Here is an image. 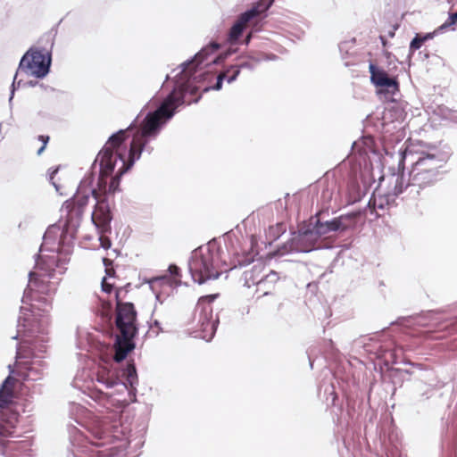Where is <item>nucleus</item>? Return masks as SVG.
Returning a JSON list of instances; mask_svg holds the SVG:
<instances>
[{
	"label": "nucleus",
	"mask_w": 457,
	"mask_h": 457,
	"mask_svg": "<svg viewBox=\"0 0 457 457\" xmlns=\"http://www.w3.org/2000/svg\"><path fill=\"white\" fill-rule=\"evenodd\" d=\"M13 398L14 395H11V393H4L0 390V409H9L10 405L13 402Z\"/></svg>",
	"instance_id": "obj_22"
},
{
	"label": "nucleus",
	"mask_w": 457,
	"mask_h": 457,
	"mask_svg": "<svg viewBox=\"0 0 457 457\" xmlns=\"http://www.w3.org/2000/svg\"><path fill=\"white\" fill-rule=\"evenodd\" d=\"M103 262L105 268V277L109 278V279H114L115 278V270L113 268V262L111 259L104 258Z\"/></svg>",
	"instance_id": "obj_24"
},
{
	"label": "nucleus",
	"mask_w": 457,
	"mask_h": 457,
	"mask_svg": "<svg viewBox=\"0 0 457 457\" xmlns=\"http://www.w3.org/2000/svg\"><path fill=\"white\" fill-rule=\"evenodd\" d=\"M448 155L433 145L424 144L420 150L407 147L400 153L397 179L394 188L395 195L404 194L407 200H417L420 190L436 185L445 173Z\"/></svg>",
	"instance_id": "obj_1"
},
{
	"label": "nucleus",
	"mask_w": 457,
	"mask_h": 457,
	"mask_svg": "<svg viewBox=\"0 0 457 457\" xmlns=\"http://www.w3.org/2000/svg\"><path fill=\"white\" fill-rule=\"evenodd\" d=\"M240 73L239 66H231L223 72H220L217 77V82L213 86V89L220 90L222 87V81L227 79L228 83L234 81Z\"/></svg>",
	"instance_id": "obj_15"
},
{
	"label": "nucleus",
	"mask_w": 457,
	"mask_h": 457,
	"mask_svg": "<svg viewBox=\"0 0 457 457\" xmlns=\"http://www.w3.org/2000/svg\"><path fill=\"white\" fill-rule=\"evenodd\" d=\"M24 343L21 344L17 351V361L15 363V370L12 371L23 380H38L41 378L43 371V361L40 360H26L29 355L24 354Z\"/></svg>",
	"instance_id": "obj_8"
},
{
	"label": "nucleus",
	"mask_w": 457,
	"mask_h": 457,
	"mask_svg": "<svg viewBox=\"0 0 457 457\" xmlns=\"http://www.w3.org/2000/svg\"><path fill=\"white\" fill-rule=\"evenodd\" d=\"M121 289L116 291L115 325L119 331L116 335L113 348V360L120 362L135 349L134 337L137 334V311L131 303L121 302Z\"/></svg>",
	"instance_id": "obj_6"
},
{
	"label": "nucleus",
	"mask_w": 457,
	"mask_h": 457,
	"mask_svg": "<svg viewBox=\"0 0 457 457\" xmlns=\"http://www.w3.org/2000/svg\"><path fill=\"white\" fill-rule=\"evenodd\" d=\"M131 127L126 129H120L117 133L111 136L98 154L100 162V175L97 181V187L93 189H85L96 200H106L105 195L109 193L107 187V179L112 175L114 168L118 165V162L122 161L129 164L127 157L125 141L129 137Z\"/></svg>",
	"instance_id": "obj_5"
},
{
	"label": "nucleus",
	"mask_w": 457,
	"mask_h": 457,
	"mask_svg": "<svg viewBox=\"0 0 457 457\" xmlns=\"http://www.w3.org/2000/svg\"><path fill=\"white\" fill-rule=\"evenodd\" d=\"M456 23H457V12L454 13H450L447 21L440 27V29L455 25Z\"/></svg>",
	"instance_id": "obj_26"
},
{
	"label": "nucleus",
	"mask_w": 457,
	"mask_h": 457,
	"mask_svg": "<svg viewBox=\"0 0 457 457\" xmlns=\"http://www.w3.org/2000/svg\"><path fill=\"white\" fill-rule=\"evenodd\" d=\"M37 138L43 143L42 146L37 150V154L40 155L44 152L50 137L49 136L40 135Z\"/></svg>",
	"instance_id": "obj_28"
},
{
	"label": "nucleus",
	"mask_w": 457,
	"mask_h": 457,
	"mask_svg": "<svg viewBox=\"0 0 457 457\" xmlns=\"http://www.w3.org/2000/svg\"><path fill=\"white\" fill-rule=\"evenodd\" d=\"M263 270V263L259 262L258 264L253 265L251 270L245 271V276L246 283L251 282L256 285H260L261 283H262L264 281L263 275H262Z\"/></svg>",
	"instance_id": "obj_16"
},
{
	"label": "nucleus",
	"mask_w": 457,
	"mask_h": 457,
	"mask_svg": "<svg viewBox=\"0 0 457 457\" xmlns=\"http://www.w3.org/2000/svg\"><path fill=\"white\" fill-rule=\"evenodd\" d=\"M388 204V197L376 191L370 199L368 205L371 212H375L377 209H385Z\"/></svg>",
	"instance_id": "obj_17"
},
{
	"label": "nucleus",
	"mask_w": 457,
	"mask_h": 457,
	"mask_svg": "<svg viewBox=\"0 0 457 457\" xmlns=\"http://www.w3.org/2000/svg\"><path fill=\"white\" fill-rule=\"evenodd\" d=\"M55 267H57V257L54 255L40 257L37 262L36 270L29 273L28 287L25 290L24 297L31 301L32 316H40L38 320H33L28 325L20 323L19 327L24 329L19 331L29 333H43L49 325V312L52 308L51 302L42 295H51L56 291L59 278L55 277ZM20 318L19 322H21Z\"/></svg>",
	"instance_id": "obj_2"
},
{
	"label": "nucleus",
	"mask_w": 457,
	"mask_h": 457,
	"mask_svg": "<svg viewBox=\"0 0 457 457\" xmlns=\"http://www.w3.org/2000/svg\"><path fill=\"white\" fill-rule=\"evenodd\" d=\"M118 164H120V167L118 169L117 174L113 178H112L111 182L108 186L109 193H114L115 191L118 190L120 186V179L128 170H126L122 171V162H118Z\"/></svg>",
	"instance_id": "obj_20"
},
{
	"label": "nucleus",
	"mask_w": 457,
	"mask_h": 457,
	"mask_svg": "<svg viewBox=\"0 0 457 457\" xmlns=\"http://www.w3.org/2000/svg\"><path fill=\"white\" fill-rule=\"evenodd\" d=\"M271 4V2L262 10L259 9V6L253 7L251 10L242 13L236 23L232 26L230 29L229 34H228V41L230 43L236 42L238 37L241 36L244 29L246 27L247 23L254 17L258 16L262 12L267 10L270 5Z\"/></svg>",
	"instance_id": "obj_13"
},
{
	"label": "nucleus",
	"mask_w": 457,
	"mask_h": 457,
	"mask_svg": "<svg viewBox=\"0 0 457 457\" xmlns=\"http://www.w3.org/2000/svg\"><path fill=\"white\" fill-rule=\"evenodd\" d=\"M217 297V295H204L199 298L197 304H196V311L200 310L201 313L204 315V320H206V323L204 321L203 325L204 326V329L207 328V327H212L210 320L212 317V303L214 301V299Z\"/></svg>",
	"instance_id": "obj_14"
},
{
	"label": "nucleus",
	"mask_w": 457,
	"mask_h": 457,
	"mask_svg": "<svg viewBox=\"0 0 457 457\" xmlns=\"http://www.w3.org/2000/svg\"><path fill=\"white\" fill-rule=\"evenodd\" d=\"M220 48V45L217 43H211L209 46L204 47L198 54H195L194 61L192 63H196L195 66H198L202 63L208 54L216 52Z\"/></svg>",
	"instance_id": "obj_18"
},
{
	"label": "nucleus",
	"mask_w": 457,
	"mask_h": 457,
	"mask_svg": "<svg viewBox=\"0 0 457 457\" xmlns=\"http://www.w3.org/2000/svg\"><path fill=\"white\" fill-rule=\"evenodd\" d=\"M124 375L126 376L127 382L130 386H134V385L137 383V370L133 362L128 363L127 368L124 370Z\"/></svg>",
	"instance_id": "obj_19"
},
{
	"label": "nucleus",
	"mask_w": 457,
	"mask_h": 457,
	"mask_svg": "<svg viewBox=\"0 0 457 457\" xmlns=\"http://www.w3.org/2000/svg\"><path fill=\"white\" fill-rule=\"evenodd\" d=\"M169 272L172 276L171 283L174 284L175 286L180 285V283H181L180 269L178 266L171 264L169 267Z\"/></svg>",
	"instance_id": "obj_25"
},
{
	"label": "nucleus",
	"mask_w": 457,
	"mask_h": 457,
	"mask_svg": "<svg viewBox=\"0 0 457 457\" xmlns=\"http://www.w3.org/2000/svg\"><path fill=\"white\" fill-rule=\"evenodd\" d=\"M88 202L89 193L84 192V187L80 186L77 193L62 204L61 212L67 227H76L79 224Z\"/></svg>",
	"instance_id": "obj_7"
},
{
	"label": "nucleus",
	"mask_w": 457,
	"mask_h": 457,
	"mask_svg": "<svg viewBox=\"0 0 457 457\" xmlns=\"http://www.w3.org/2000/svg\"><path fill=\"white\" fill-rule=\"evenodd\" d=\"M356 218V214L350 213L346 215H341L337 218H335L331 221H327L325 223L318 221L314 229L315 232L320 235H326L330 231H344L353 226L354 220Z\"/></svg>",
	"instance_id": "obj_11"
},
{
	"label": "nucleus",
	"mask_w": 457,
	"mask_h": 457,
	"mask_svg": "<svg viewBox=\"0 0 457 457\" xmlns=\"http://www.w3.org/2000/svg\"><path fill=\"white\" fill-rule=\"evenodd\" d=\"M57 172H58V168H55V169L52 170L50 171V174H49V180H50V182L54 186V187H55L56 189H58V187H57V185L55 184V182L54 181V176H55V174H56Z\"/></svg>",
	"instance_id": "obj_30"
},
{
	"label": "nucleus",
	"mask_w": 457,
	"mask_h": 457,
	"mask_svg": "<svg viewBox=\"0 0 457 457\" xmlns=\"http://www.w3.org/2000/svg\"><path fill=\"white\" fill-rule=\"evenodd\" d=\"M97 203L92 213V222L96 227L99 234H106L111 231L112 220L109 204L106 200H96Z\"/></svg>",
	"instance_id": "obj_10"
},
{
	"label": "nucleus",
	"mask_w": 457,
	"mask_h": 457,
	"mask_svg": "<svg viewBox=\"0 0 457 457\" xmlns=\"http://www.w3.org/2000/svg\"><path fill=\"white\" fill-rule=\"evenodd\" d=\"M381 39H382V43H383V45L385 46V45H386V40H385V38H384V37H381Z\"/></svg>",
	"instance_id": "obj_32"
},
{
	"label": "nucleus",
	"mask_w": 457,
	"mask_h": 457,
	"mask_svg": "<svg viewBox=\"0 0 457 457\" xmlns=\"http://www.w3.org/2000/svg\"><path fill=\"white\" fill-rule=\"evenodd\" d=\"M432 38L431 34H427L423 37L417 35L411 42L410 44V50L415 51L421 47L422 44L427 41L428 39Z\"/></svg>",
	"instance_id": "obj_21"
},
{
	"label": "nucleus",
	"mask_w": 457,
	"mask_h": 457,
	"mask_svg": "<svg viewBox=\"0 0 457 457\" xmlns=\"http://www.w3.org/2000/svg\"><path fill=\"white\" fill-rule=\"evenodd\" d=\"M50 58L41 51L28 52L21 60L20 67L37 78L45 77L49 71Z\"/></svg>",
	"instance_id": "obj_9"
},
{
	"label": "nucleus",
	"mask_w": 457,
	"mask_h": 457,
	"mask_svg": "<svg viewBox=\"0 0 457 457\" xmlns=\"http://www.w3.org/2000/svg\"><path fill=\"white\" fill-rule=\"evenodd\" d=\"M112 279H108V283H114V281H111Z\"/></svg>",
	"instance_id": "obj_34"
},
{
	"label": "nucleus",
	"mask_w": 457,
	"mask_h": 457,
	"mask_svg": "<svg viewBox=\"0 0 457 457\" xmlns=\"http://www.w3.org/2000/svg\"><path fill=\"white\" fill-rule=\"evenodd\" d=\"M23 321H29V319L23 318Z\"/></svg>",
	"instance_id": "obj_33"
},
{
	"label": "nucleus",
	"mask_w": 457,
	"mask_h": 457,
	"mask_svg": "<svg viewBox=\"0 0 457 457\" xmlns=\"http://www.w3.org/2000/svg\"><path fill=\"white\" fill-rule=\"evenodd\" d=\"M17 382L15 378L9 376L2 385L1 391L4 393H11V395H14V386Z\"/></svg>",
	"instance_id": "obj_23"
},
{
	"label": "nucleus",
	"mask_w": 457,
	"mask_h": 457,
	"mask_svg": "<svg viewBox=\"0 0 457 457\" xmlns=\"http://www.w3.org/2000/svg\"><path fill=\"white\" fill-rule=\"evenodd\" d=\"M370 81L377 87H386L388 93L395 94L399 91V82L395 78H389L388 74L374 63L369 65Z\"/></svg>",
	"instance_id": "obj_12"
},
{
	"label": "nucleus",
	"mask_w": 457,
	"mask_h": 457,
	"mask_svg": "<svg viewBox=\"0 0 457 457\" xmlns=\"http://www.w3.org/2000/svg\"><path fill=\"white\" fill-rule=\"evenodd\" d=\"M253 261V253L250 252L234 253V260L228 265L220 260V253L218 249H212L210 246L199 247L192 253L189 261V270L194 280L199 284L208 279L218 278L222 270L221 266H229V269L237 266H244Z\"/></svg>",
	"instance_id": "obj_4"
},
{
	"label": "nucleus",
	"mask_w": 457,
	"mask_h": 457,
	"mask_svg": "<svg viewBox=\"0 0 457 457\" xmlns=\"http://www.w3.org/2000/svg\"><path fill=\"white\" fill-rule=\"evenodd\" d=\"M186 91L187 88L183 85L175 87L159 108L145 116L139 129L133 134L127 155L129 164L121 160L122 171L129 170L134 162L139 159L144 150L152 152L153 148L147 146L148 143L156 137L162 126L173 116L175 110L184 104Z\"/></svg>",
	"instance_id": "obj_3"
},
{
	"label": "nucleus",
	"mask_w": 457,
	"mask_h": 457,
	"mask_svg": "<svg viewBox=\"0 0 457 457\" xmlns=\"http://www.w3.org/2000/svg\"><path fill=\"white\" fill-rule=\"evenodd\" d=\"M108 279L109 278H104L103 280H102V289L103 291L106 292V293H111L113 287H114V283H108Z\"/></svg>",
	"instance_id": "obj_29"
},
{
	"label": "nucleus",
	"mask_w": 457,
	"mask_h": 457,
	"mask_svg": "<svg viewBox=\"0 0 457 457\" xmlns=\"http://www.w3.org/2000/svg\"><path fill=\"white\" fill-rule=\"evenodd\" d=\"M100 245L104 249H109L112 245V242L105 234H100L99 237Z\"/></svg>",
	"instance_id": "obj_27"
},
{
	"label": "nucleus",
	"mask_w": 457,
	"mask_h": 457,
	"mask_svg": "<svg viewBox=\"0 0 457 457\" xmlns=\"http://www.w3.org/2000/svg\"><path fill=\"white\" fill-rule=\"evenodd\" d=\"M251 39V34H249L245 38V43L248 44Z\"/></svg>",
	"instance_id": "obj_31"
}]
</instances>
